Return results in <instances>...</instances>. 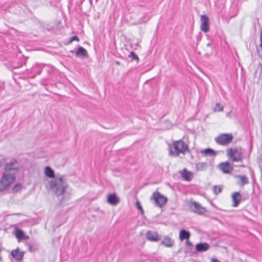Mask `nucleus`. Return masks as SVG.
<instances>
[{
	"label": "nucleus",
	"instance_id": "f257e3e1",
	"mask_svg": "<svg viewBox=\"0 0 262 262\" xmlns=\"http://www.w3.org/2000/svg\"><path fill=\"white\" fill-rule=\"evenodd\" d=\"M48 187L56 196H60L65 193L68 183L63 176L57 175L54 179L48 181Z\"/></svg>",
	"mask_w": 262,
	"mask_h": 262
},
{
	"label": "nucleus",
	"instance_id": "f03ea898",
	"mask_svg": "<svg viewBox=\"0 0 262 262\" xmlns=\"http://www.w3.org/2000/svg\"><path fill=\"white\" fill-rule=\"evenodd\" d=\"M172 146V148H169V155L172 156L177 157L180 154L184 155L189 151L188 145L182 140L173 141Z\"/></svg>",
	"mask_w": 262,
	"mask_h": 262
},
{
	"label": "nucleus",
	"instance_id": "7ed1b4c3",
	"mask_svg": "<svg viewBox=\"0 0 262 262\" xmlns=\"http://www.w3.org/2000/svg\"><path fill=\"white\" fill-rule=\"evenodd\" d=\"M227 156L232 162H239L243 159V151L242 148H229Z\"/></svg>",
	"mask_w": 262,
	"mask_h": 262
},
{
	"label": "nucleus",
	"instance_id": "20e7f679",
	"mask_svg": "<svg viewBox=\"0 0 262 262\" xmlns=\"http://www.w3.org/2000/svg\"><path fill=\"white\" fill-rule=\"evenodd\" d=\"M17 169L18 167L16 161H11L6 164L3 176L9 178H12L13 180L15 181V175L17 171Z\"/></svg>",
	"mask_w": 262,
	"mask_h": 262
},
{
	"label": "nucleus",
	"instance_id": "39448f33",
	"mask_svg": "<svg viewBox=\"0 0 262 262\" xmlns=\"http://www.w3.org/2000/svg\"><path fill=\"white\" fill-rule=\"evenodd\" d=\"M156 206L162 208L167 202V199L158 191L154 192L150 198Z\"/></svg>",
	"mask_w": 262,
	"mask_h": 262
},
{
	"label": "nucleus",
	"instance_id": "423d86ee",
	"mask_svg": "<svg viewBox=\"0 0 262 262\" xmlns=\"http://www.w3.org/2000/svg\"><path fill=\"white\" fill-rule=\"evenodd\" d=\"M233 136L231 134H221L215 138L216 143L222 145H226L231 142Z\"/></svg>",
	"mask_w": 262,
	"mask_h": 262
},
{
	"label": "nucleus",
	"instance_id": "0eeeda50",
	"mask_svg": "<svg viewBox=\"0 0 262 262\" xmlns=\"http://www.w3.org/2000/svg\"><path fill=\"white\" fill-rule=\"evenodd\" d=\"M14 182L12 178H9L3 175L0 180V192L6 190L11 184Z\"/></svg>",
	"mask_w": 262,
	"mask_h": 262
},
{
	"label": "nucleus",
	"instance_id": "6e6552de",
	"mask_svg": "<svg viewBox=\"0 0 262 262\" xmlns=\"http://www.w3.org/2000/svg\"><path fill=\"white\" fill-rule=\"evenodd\" d=\"M201 30L204 33L209 31V19L208 16L202 15L201 16Z\"/></svg>",
	"mask_w": 262,
	"mask_h": 262
},
{
	"label": "nucleus",
	"instance_id": "1a4fd4ad",
	"mask_svg": "<svg viewBox=\"0 0 262 262\" xmlns=\"http://www.w3.org/2000/svg\"><path fill=\"white\" fill-rule=\"evenodd\" d=\"M189 208L193 212L198 214H203L206 212L205 208L196 202H191Z\"/></svg>",
	"mask_w": 262,
	"mask_h": 262
},
{
	"label": "nucleus",
	"instance_id": "9d476101",
	"mask_svg": "<svg viewBox=\"0 0 262 262\" xmlns=\"http://www.w3.org/2000/svg\"><path fill=\"white\" fill-rule=\"evenodd\" d=\"M219 167L225 173H230L233 169L232 165L227 161L220 164Z\"/></svg>",
	"mask_w": 262,
	"mask_h": 262
},
{
	"label": "nucleus",
	"instance_id": "9b49d317",
	"mask_svg": "<svg viewBox=\"0 0 262 262\" xmlns=\"http://www.w3.org/2000/svg\"><path fill=\"white\" fill-rule=\"evenodd\" d=\"M24 252L20 251L18 248L13 250L11 252V256L17 261H21L24 257Z\"/></svg>",
	"mask_w": 262,
	"mask_h": 262
},
{
	"label": "nucleus",
	"instance_id": "f8f14e48",
	"mask_svg": "<svg viewBox=\"0 0 262 262\" xmlns=\"http://www.w3.org/2000/svg\"><path fill=\"white\" fill-rule=\"evenodd\" d=\"M146 235L148 241L158 242L159 240V235L156 232L148 231Z\"/></svg>",
	"mask_w": 262,
	"mask_h": 262
},
{
	"label": "nucleus",
	"instance_id": "ddd939ff",
	"mask_svg": "<svg viewBox=\"0 0 262 262\" xmlns=\"http://www.w3.org/2000/svg\"><path fill=\"white\" fill-rule=\"evenodd\" d=\"M232 200L233 202L232 206L234 207H237L240 203L241 200V196L238 192H234L232 194Z\"/></svg>",
	"mask_w": 262,
	"mask_h": 262
},
{
	"label": "nucleus",
	"instance_id": "4468645a",
	"mask_svg": "<svg viewBox=\"0 0 262 262\" xmlns=\"http://www.w3.org/2000/svg\"><path fill=\"white\" fill-rule=\"evenodd\" d=\"M180 173L183 179L186 181H190L192 178V173L187 171L186 169H184L183 170L180 171Z\"/></svg>",
	"mask_w": 262,
	"mask_h": 262
},
{
	"label": "nucleus",
	"instance_id": "2eb2a0df",
	"mask_svg": "<svg viewBox=\"0 0 262 262\" xmlns=\"http://www.w3.org/2000/svg\"><path fill=\"white\" fill-rule=\"evenodd\" d=\"M107 201L109 204L112 205H116L119 202V198L115 194H110L108 195Z\"/></svg>",
	"mask_w": 262,
	"mask_h": 262
},
{
	"label": "nucleus",
	"instance_id": "dca6fc26",
	"mask_svg": "<svg viewBox=\"0 0 262 262\" xmlns=\"http://www.w3.org/2000/svg\"><path fill=\"white\" fill-rule=\"evenodd\" d=\"M209 248V245L207 243H201L196 245L195 249L198 252H204L207 251Z\"/></svg>",
	"mask_w": 262,
	"mask_h": 262
},
{
	"label": "nucleus",
	"instance_id": "f3484780",
	"mask_svg": "<svg viewBox=\"0 0 262 262\" xmlns=\"http://www.w3.org/2000/svg\"><path fill=\"white\" fill-rule=\"evenodd\" d=\"M161 244L166 247H172L173 245V241L168 236H165L161 242Z\"/></svg>",
	"mask_w": 262,
	"mask_h": 262
},
{
	"label": "nucleus",
	"instance_id": "a211bd4d",
	"mask_svg": "<svg viewBox=\"0 0 262 262\" xmlns=\"http://www.w3.org/2000/svg\"><path fill=\"white\" fill-rule=\"evenodd\" d=\"M190 234L189 231L185 229H181L179 232V239L183 241L184 239H188L190 237Z\"/></svg>",
	"mask_w": 262,
	"mask_h": 262
},
{
	"label": "nucleus",
	"instance_id": "6ab92c4d",
	"mask_svg": "<svg viewBox=\"0 0 262 262\" xmlns=\"http://www.w3.org/2000/svg\"><path fill=\"white\" fill-rule=\"evenodd\" d=\"M76 55L78 57H81L82 58H85L88 56L87 51L82 47H79L77 50L76 52Z\"/></svg>",
	"mask_w": 262,
	"mask_h": 262
},
{
	"label": "nucleus",
	"instance_id": "aec40b11",
	"mask_svg": "<svg viewBox=\"0 0 262 262\" xmlns=\"http://www.w3.org/2000/svg\"><path fill=\"white\" fill-rule=\"evenodd\" d=\"M45 174L46 177L49 178H53V179L56 177L54 170L49 166H47L45 167Z\"/></svg>",
	"mask_w": 262,
	"mask_h": 262
},
{
	"label": "nucleus",
	"instance_id": "412c9836",
	"mask_svg": "<svg viewBox=\"0 0 262 262\" xmlns=\"http://www.w3.org/2000/svg\"><path fill=\"white\" fill-rule=\"evenodd\" d=\"M236 178H238L240 181L239 184L241 186H244L249 183V180L248 178L245 175H237Z\"/></svg>",
	"mask_w": 262,
	"mask_h": 262
},
{
	"label": "nucleus",
	"instance_id": "4be33fe9",
	"mask_svg": "<svg viewBox=\"0 0 262 262\" xmlns=\"http://www.w3.org/2000/svg\"><path fill=\"white\" fill-rule=\"evenodd\" d=\"M201 152L204 154L206 156L214 157L216 155V152L209 148L202 150Z\"/></svg>",
	"mask_w": 262,
	"mask_h": 262
},
{
	"label": "nucleus",
	"instance_id": "5701e85b",
	"mask_svg": "<svg viewBox=\"0 0 262 262\" xmlns=\"http://www.w3.org/2000/svg\"><path fill=\"white\" fill-rule=\"evenodd\" d=\"M16 237L19 239H22L24 238V233L23 231L20 229H16L15 233Z\"/></svg>",
	"mask_w": 262,
	"mask_h": 262
},
{
	"label": "nucleus",
	"instance_id": "b1692460",
	"mask_svg": "<svg viewBox=\"0 0 262 262\" xmlns=\"http://www.w3.org/2000/svg\"><path fill=\"white\" fill-rule=\"evenodd\" d=\"M207 167V163L205 162H200L196 164V168L198 170H203Z\"/></svg>",
	"mask_w": 262,
	"mask_h": 262
},
{
	"label": "nucleus",
	"instance_id": "393cba45",
	"mask_svg": "<svg viewBox=\"0 0 262 262\" xmlns=\"http://www.w3.org/2000/svg\"><path fill=\"white\" fill-rule=\"evenodd\" d=\"M213 192L215 194H217L221 192L222 187L220 185H215L213 187Z\"/></svg>",
	"mask_w": 262,
	"mask_h": 262
},
{
	"label": "nucleus",
	"instance_id": "a878e982",
	"mask_svg": "<svg viewBox=\"0 0 262 262\" xmlns=\"http://www.w3.org/2000/svg\"><path fill=\"white\" fill-rule=\"evenodd\" d=\"M128 57L131 59L132 60H137V61L139 60V58L137 55L134 52H130Z\"/></svg>",
	"mask_w": 262,
	"mask_h": 262
},
{
	"label": "nucleus",
	"instance_id": "bb28decb",
	"mask_svg": "<svg viewBox=\"0 0 262 262\" xmlns=\"http://www.w3.org/2000/svg\"><path fill=\"white\" fill-rule=\"evenodd\" d=\"M223 108L224 107L223 105L217 103L214 106L213 110L214 112H220L223 110Z\"/></svg>",
	"mask_w": 262,
	"mask_h": 262
},
{
	"label": "nucleus",
	"instance_id": "cd10ccee",
	"mask_svg": "<svg viewBox=\"0 0 262 262\" xmlns=\"http://www.w3.org/2000/svg\"><path fill=\"white\" fill-rule=\"evenodd\" d=\"M136 206L137 208L141 211V213L142 214H143L144 211H143V208L139 201L136 202Z\"/></svg>",
	"mask_w": 262,
	"mask_h": 262
},
{
	"label": "nucleus",
	"instance_id": "c85d7f7f",
	"mask_svg": "<svg viewBox=\"0 0 262 262\" xmlns=\"http://www.w3.org/2000/svg\"><path fill=\"white\" fill-rule=\"evenodd\" d=\"M75 40H76L77 41H79V38L76 35H74V36H72V37H71L70 40H69V42H72V41H75Z\"/></svg>",
	"mask_w": 262,
	"mask_h": 262
},
{
	"label": "nucleus",
	"instance_id": "c756f323",
	"mask_svg": "<svg viewBox=\"0 0 262 262\" xmlns=\"http://www.w3.org/2000/svg\"><path fill=\"white\" fill-rule=\"evenodd\" d=\"M186 245L189 247L192 246V244L188 239H187L186 242Z\"/></svg>",
	"mask_w": 262,
	"mask_h": 262
},
{
	"label": "nucleus",
	"instance_id": "7c9ffc66",
	"mask_svg": "<svg viewBox=\"0 0 262 262\" xmlns=\"http://www.w3.org/2000/svg\"><path fill=\"white\" fill-rule=\"evenodd\" d=\"M210 262H220V261L216 259L212 258Z\"/></svg>",
	"mask_w": 262,
	"mask_h": 262
},
{
	"label": "nucleus",
	"instance_id": "2f4dec72",
	"mask_svg": "<svg viewBox=\"0 0 262 262\" xmlns=\"http://www.w3.org/2000/svg\"><path fill=\"white\" fill-rule=\"evenodd\" d=\"M259 78L262 80V67H261L260 72L259 74Z\"/></svg>",
	"mask_w": 262,
	"mask_h": 262
},
{
	"label": "nucleus",
	"instance_id": "473e14b6",
	"mask_svg": "<svg viewBox=\"0 0 262 262\" xmlns=\"http://www.w3.org/2000/svg\"><path fill=\"white\" fill-rule=\"evenodd\" d=\"M260 43L259 45L260 47H262V37L260 38Z\"/></svg>",
	"mask_w": 262,
	"mask_h": 262
},
{
	"label": "nucleus",
	"instance_id": "72a5a7b5",
	"mask_svg": "<svg viewBox=\"0 0 262 262\" xmlns=\"http://www.w3.org/2000/svg\"><path fill=\"white\" fill-rule=\"evenodd\" d=\"M260 38H262V30L260 31Z\"/></svg>",
	"mask_w": 262,
	"mask_h": 262
},
{
	"label": "nucleus",
	"instance_id": "f704fd0d",
	"mask_svg": "<svg viewBox=\"0 0 262 262\" xmlns=\"http://www.w3.org/2000/svg\"><path fill=\"white\" fill-rule=\"evenodd\" d=\"M211 46V43H210V42H209V43H207V47H209V46Z\"/></svg>",
	"mask_w": 262,
	"mask_h": 262
},
{
	"label": "nucleus",
	"instance_id": "c9c22d12",
	"mask_svg": "<svg viewBox=\"0 0 262 262\" xmlns=\"http://www.w3.org/2000/svg\"><path fill=\"white\" fill-rule=\"evenodd\" d=\"M116 64H120V63H119V61H116Z\"/></svg>",
	"mask_w": 262,
	"mask_h": 262
},
{
	"label": "nucleus",
	"instance_id": "e433bc0d",
	"mask_svg": "<svg viewBox=\"0 0 262 262\" xmlns=\"http://www.w3.org/2000/svg\"><path fill=\"white\" fill-rule=\"evenodd\" d=\"M19 185L18 184L16 185L15 186V188H16L17 186H18Z\"/></svg>",
	"mask_w": 262,
	"mask_h": 262
}]
</instances>
